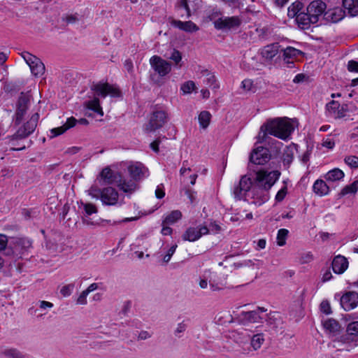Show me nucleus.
<instances>
[{
    "instance_id": "obj_1",
    "label": "nucleus",
    "mask_w": 358,
    "mask_h": 358,
    "mask_svg": "<svg viewBox=\"0 0 358 358\" xmlns=\"http://www.w3.org/2000/svg\"><path fill=\"white\" fill-rule=\"evenodd\" d=\"M278 171L260 170L255 173L253 178L243 176L232 189L236 200H243L256 207L261 206L269 200V189L279 179Z\"/></svg>"
},
{
    "instance_id": "obj_2",
    "label": "nucleus",
    "mask_w": 358,
    "mask_h": 358,
    "mask_svg": "<svg viewBox=\"0 0 358 358\" xmlns=\"http://www.w3.org/2000/svg\"><path fill=\"white\" fill-rule=\"evenodd\" d=\"M293 123L287 118H275L268 120L261 128L258 135V142L262 143L266 140L267 134L285 140L294 131Z\"/></svg>"
},
{
    "instance_id": "obj_3",
    "label": "nucleus",
    "mask_w": 358,
    "mask_h": 358,
    "mask_svg": "<svg viewBox=\"0 0 358 358\" xmlns=\"http://www.w3.org/2000/svg\"><path fill=\"white\" fill-rule=\"evenodd\" d=\"M87 192L92 199H99L103 206L120 207L124 203V196L112 187L100 189L96 185H93Z\"/></svg>"
},
{
    "instance_id": "obj_4",
    "label": "nucleus",
    "mask_w": 358,
    "mask_h": 358,
    "mask_svg": "<svg viewBox=\"0 0 358 358\" xmlns=\"http://www.w3.org/2000/svg\"><path fill=\"white\" fill-rule=\"evenodd\" d=\"M330 345L341 351H350L358 345V322L348 324L346 334L336 336Z\"/></svg>"
},
{
    "instance_id": "obj_5",
    "label": "nucleus",
    "mask_w": 358,
    "mask_h": 358,
    "mask_svg": "<svg viewBox=\"0 0 358 358\" xmlns=\"http://www.w3.org/2000/svg\"><path fill=\"white\" fill-rule=\"evenodd\" d=\"M91 90L96 95L103 98L107 96L114 98L120 97L122 96V93L117 87L107 83L99 82L93 83L91 86Z\"/></svg>"
},
{
    "instance_id": "obj_6",
    "label": "nucleus",
    "mask_w": 358,
    "mask_h": 358,
    "mask_svg": "<svg viewBox=\"0 0 358 358\" xmlns=\"http://www.w3.org/2000/svg\"><path fill=\"white\" fill-rule=\"evenodd\" d=\"M38 119L39 115L37 113L32 114L31 116L17 129L15 136L20 137V138H26L29 136L36 129Z\"/></svg>"
},
{
    "instance_id": "obj_7",
    "label": "nucleus",
    "mask_w": 358,
    "mask_h": 358,
    "mask_svg": "<svg viewBox=\"0 0 358 358\" xmlns=\"http://www.w3.org/2000/svg\"><path fill=\"white\" fill-rule=\"evenodd\" d=\"M22 57L29 65L32 74L35 76H40L44 73L45 66L39 58L28 52H22Z\"/></svg>"
},
{
    "instance_id": "obj_8",
    "label": "nucleus",
    "mask_w": 358,
    "mask_h": 358,
    "mask_svg": "<svg viewBox=\"0 0 358 358\" xmlns=\"http://www.w3.org/2000/svg\"><path fill=\"white\" fill-rule=\"evenodd\" d=\"M166 119L167 115L164 111L158 110L154 112L149 122L144 127L145 131L147 132L156 131L165 124Z\"/></svg>"
},
{
    "instance_id": "obj_9",
    "label": "nucleus",
    "mask_w": 358,
    "mask_h": 358,
    "mask_svg": "<svg viewBox=\"0 0 358 358\" xmlns=\"http://www.w3.org/2000/svg\"><path fill=\"white\" fill-rule=\"evenodd\" d=\"M150 64L161 77L166 76L171 71V64L157 55H154L150 59Z\"/></svg>"
},
{
    "instance_id": "obj_10",
    "label": "nucleus",
    "mask_w": 358,
    "mask_h": 358,
    "mask_svg": "<svg viewBox=\"0 0 358 358\" xmlns=\"http://www.w3.org/2000/svg\"><path fill=\"white\" fill-rule=\"evenodd\" d=\"M327 8L326 3L320 0L313 1L306 8L308 15L312 17V20L316 23L321 17H323Z\"/></svg>"
},
{
    "instance_id": "obj_11",
    "label": "nucleus",
    "mask_w": 358,
    "mask_h": 358,
    "mask_svg": "<svg viewBox=\"0 0 358 358\" xmlns=\"http://www.w3.org/2000/svg\"><path fill=\"white\" fill-rule=\"evenodd\" d=\"M271 157L269 151L264 147H257L254 149L250 156V162L255 164H264L269 161Z\"/></svg>"
},
{
    "instance_id": "obj_12",
    "label": "nucleus",
    "mask_w": 358,
    "mask_h": 358,
    "mask_svg": "<svg viewBox=\"0 0 358 358\" xmlns=\"http://www.w3.org/2000/svg\"><path fill=\"white\" fill-rule=\"evenodd\" d=\"M208 234V230L206 225H199L196 227H189L183 234L182 239L184 241L193 242L199 240L203 235H206Z\"/></svg>"
},
{
    "instance_id": "obj_13",
    "label": "nucleus",
    "mask_w": 358,
    "mask_h": 358,
    "mask_svg": "<svg viewBox=\"0 0 358 358\" xmlns=\"http://www.w3.org/2000/svg\"><path fill=\"white\" fill-rule=\"evenodd\" d=\"M241 24V20L236 16L220 17L214 22V26L217 29L237 28Z\"/></svg>"
},
{
    "instance_id": "obj_14",
    "label": "nucleus",
    "mask_w": 358,
    "mask_h": 358,
    "mask_svg": "<svg viewBox=\"0 0 358 358\" xmlns=\"http://www.w3.org/2000/svg\"><path fill=\"white\" fill-rule=\"evenodd\" d=\"M266 311L264 308H258L257 310L248 312H241L239 315V319L243 323H257L262 322L264 317L260 315Z\"/></svg>"
},
{
    "instance_id": "obj_15",
    "label": "nucleus",
    "mask_w": 358,
    "mask_h": 358,
    "mask_svg": "<svg viewBox=\"0 0 358 358\" xmlns=\"http://www.w3.org/2000/svg\"><path fill=\"white\" fill-rule=\"evenodd\" d=\"M120 173L113 171L109 167H105L97 176V180L103 181L105 184L115 185L120 180Z\"/></svg>"
},
{
    "instance_id": "obj_16",
    "label": "nucleus",
    "mask_w": 358,
    "mask_h": 358,
    "mask_svg": "<svg viewBox=\"0 0 358 358\" xmlns=\"http://www.w3.org/2000/svg\"><path fill=\"white\" fill-rule=\"evenodd\" d=\"M341 305L345 311L355 308L358 305V294L355 292H347L341 298Z\"/></svg>"
},
{
    "instance_id": "obj_17",
    "label": "nucleus",
    "mask_w": 358,
    "mask_h": 358,
    "mask_svg": "<svg viewBox=\"0 0 358 358\" xmlns=\"http://www.w3.org/2000/svg\"><path fill=\"white\" fill-rule=\"evenodd\" d=\"M327 115L334 119H340L345 116L346 110L341 107L339 103L331 101L326 105Z\"/></svg>"
},
{
    "instance_id": "obj_18",
    "label": "nucleus",
    "mask_w": 358,
    "mask_h": 358,
    "mask_svg": "<svg viewBox=\"0 0 358 358\" xmlns=\"http://www.w3.org/2000/svg\"><path fill=\"white\" fill-rule=\"evenodd\" d=\"M345 15L344 11L339 7L325 10L323 20L327 23H336L341 20Z\"/></svg>"
},
{
    "instance_id": "obj_19",
    "label": "nucleus",
    "mask_w": 358,
    "mask_h": 358,
    "mask_svg": "<svg viewBox=\"0 0 358 358\" xmlns=\"http://www.w3.org/2000/svg\"><path fill=\"white\" fill-rule=\"evenodd\" d=\"M279 47L278 43L269 44L262 48L259 50V53L262 59L266 62H270L278 54Z\"/></svg>"
},
{
    "instance_id": "obj_20",
    "label": "nucleus",
    "mask_w": 358,
    "mask_h": 358,
    "mask_svg": "<svg viewBox=\"0 0 358 358\" xmlns=\"http://www.w3.org/2000/svg\"><path fill=\"white\" fill-rule=\"evenodd\" d=\"M76 122L77 120L73 117L67 118L66 122L62 126L53 128L50 130V138H54L64 134L68 129L73 127L76 125Z\"/></svg>"
},
{
    "instance_id": "obj_21",
    "label": "nucleus",
    "mask_w": 358,
    "mask_h": 358,
    "mask_svg": "<svg viewBox=\"0 0 358 358\" xmlns=\"http://www.w3.org/2000/svg\"><path fill=\"white\" fill-rule=\"evenodd\" d=\"M128 171L131 177L137 180L145 176L147 169L141 163L136 162L128 166Z\"/></svg>"
},
{
    "instance_id": "obj_22",
    "label": "nucleus",
    "mask_w": 358,
    "mask_h": 358,
    "mask_svg": "<svg viewBox=\"0 0 358 358\" xmlns=\"http://www.w3.org/2000/svg\"><path fill=\"white\" fill-rule=\"evenodd\" d=\"M226 285L225 280L221 278L217 273L209 271V286L213 292L220 291Z\"/></svg>"
},
{
    "instance_id": "obj_23",
    "label": "nucleus",
    "mask_w": 358,
    "mask_h": 358,
    "mask_svg": "<svg viewBox=\"0 0 358 358\" xmlns=\"http://www.w3.org/2000/svg\"><path fill=\"white\" fill-rule=\"evenodd\" d=\"M348 267V262L347 259L341 255H338L334 257L332 262V269L334 273L341 274Z\"/></svg>"
},
{
    "instance_id": "obj_24",
    "label": "nucleus",
    "mask_w": 358,
    "mask_h": 358,
    "mask_svg": "<svg viewBox=\"0 0 358 358\" xmlns=\"http://www.w3.org/2000/svg\"><path fill=\"white\" fill-rule=\"evenodd\" d=\"M229 337L239 345H244L248 342L250 335L244 329H236L229 332Z\"/></svg>"
},
{
    "instance_id": "obj_25",
    "label": "nucleus",
    "mask_w": 358,
    "mask_h": 358,
    "mask_svg": "<svg viewBox=\"0 0 358 358\" xmlns=\"http://www.w3.org/2000/svg\"><path fill=\"white\" fill-rule=\"evenodd\" d=\"M28 100L25 98H21L19 100L18 107L15 113V124H20L24 122L26 118V113L28 108Z\"/></svg>"
},
{
    "instance_id": "obj_26",
    "label": "nucleus",
    "mask_w": 358,
    "mask_h": 358,
    "mask_svg": "<svg viewBox=\"0 0 358 358\" xmlns=\"http://www.w3.org/2000/svg\"><path fill=\"white\" fill-rule=\"evenodd\" d=\"M296 22L299 27L301 29H308L312 24H315V22L312 20V17L308 15V12H301L296 18Z\"/></svg>"
},
{
    "instance_id": "obj_27",
    "label": "nucleus",
    "mask_w": 358,
    "mask_h": 358,
    "mask_svg": "<svg viewBox=\"0 0 358 358\" xmlns=\"http://www.w3.org/2000/svg\"><path fill=\"white\" fill-rule=\"evenodd\" d=\"M171 25L187 32H194L199 30V27L192 21L182 22L180 20H173L171 22Z\"/></svg>"
},
{
    "instance_id": "obj_28",
    "label": "nucleus",
    "mask_w": 358,
    "mask_h": 358,
    "mask_svg": "<svg viewBox=\"0 0 358 358\" xmlns=\"http://www.w3.org/2000/svg\"><path fill=\"white\" fill-rule=\"evenodd\" d=\"M303 55V52L293 47H287L283 50V58L287 63H293L294 60Z\"/></svg>"
},
{
    "instance_id": "obj_29",
    "label": "nucleus",
    "mask_w": 358,
    "mask_h": 358,
    "mask_svg": "<svg viewBox=\"0 0 358 358\" xmlns=\"http://www.w3.org/2000/svg\"><path fill=\"white\" fill-rule=\"evenodd\" d=\"M313 190L315 194L322 196L329 194V187L323 180L318 179L314 182Z\"/></svg>"
},
{
    "instance_id": "obj_30",
    "label": "nucleus",
    "mask_w": 358,
    "mask_h": 358,
    "mask_svg": "<svg viewBox=\"0 0 358 358\" xmlns=\"http://www.w3.org/2000/svg\"><path fill=\"white\" fill-rule=\"evenodd\" d=\"M116 185L120 188V189L126 193L132 192L137 187V185L134 181L131 180H126L122 179V176H120V180H118Z\"/></svg>"
},
{
    "instance_id": "obj_31",
    "label": "nucleus",
    "mask_w": 358,
    "mask_h": 358,
    "mask_svg": "<svg viewBox=\"0 0 358 358\" xmlns=\"http://www.w3.org/2000/svg\"><path fill=\"white\" fill-rule=\"evenodd\" d=\"M345 176L344 172L340 169L335 168L328 171L324 178L328 182H334L342 180Z\"/></svg>"
},
{
    "instance_id": "obj_32",
    "label": "nucleus",
    "mask_w": 358,
    "mask_h": 358,
    "mask_svg": "<svg viewBox=\"0 0 358 358\" xmlns=\"http://www.w3.org/2000/svg\"><path fill=\"white\" fill-rule=\"evenodd\" d=\"M343 6L351 16L358 15V0H343Z\"/></svg>"
},
{
    "instance_id": "obj_33",
    "label": "nucleus",
    "mask_w": 358,
    "mask_h": 358,
    "mask_svg": "<svg viewBox=\"0 0 358 358\" xmlns=\"http://www.w3.org/2000/svg\"><path fill=\"white\" fill-rule=\"evenodd\" d=\"M324 329L329 333L335 334L339 331L341 326L334 319L329 318L323 322Z\"/></svg>"
},
{
    "instance_id": "obj_34",
    "label": "nucleus",
    "mask_w": 358,
    "mask_h": 358,
    "mask_svg": "<svg viewBox=\"0 0 358 358\" xmlns=\"http://www.w3.org/2000/svg\"><path fill=\"white\" fill-rule=\"evenodd\" d=\"M250 346L253 350L256 351L261 348L264 342V336L263 334H257L250 336Z\"/></svg>"
},
{
    "instance_id": "obj_35",
    "label": "nucleus",
    "mask_w": 358,
    "mask_h": 358,
    "mask_svg": "<svg viewBox=\"0 0 358 358\" xmlns=\"http://www.w3.org/2000/svg\"><path fill=\"white\" fill-rule=\"evenodd\" d=\"M303 5L300 1L294 2L287 10V15L289 17L296 18L297 15L301 13Z\"/></svg>"
},
{
    "instance_id": "obj_36",
    "label": "nucleus",
    "mask_w": 358,
    "mask_h": 358,
    "mask_svg": "<svg viewBox=\"0 0 358 358\" xmlns=\"http://www.w3.org/2000/svg\"><path fill=\"white\" fill-rule=\"evenodd\" d=\"M182 217V213L180 210H173L170 213L167 214L162 222H164V224H173L175 222H176L178 220H179Z\"/></svg>"
},
{
    "instance_id": "obj_37",
    "label": "nucleus",
    "mask_w": 358,
    "mask_h": 358,
    "mask_svg": "<svg viewBox=\"0 0 358 358\" xmlns=\"http://www.w3.org/2000/svg\"><path fill=\"white\" fill-rule=\"evenodd\" d=\"M24 138L15 136V134L10 138L9 144L10 149L13 150H22L25 149L26 146L22 143V141Z\"/></svg>"
},
{
    "instance_id": "obj_38",
    "label": "nucleus",
    "mask_w": 358,
    "mask_h": 358,
    "mask_svg": "<svg viewBox=\"0 0 358 358\" xmlns=\"http://www.w3.org/2000/svg\"><path fill=\"white\" fill-rule=\"evenodd\" d=\"M198 118L200 127L206 129L210 124L211 115L208 111L203 110L199 113Z\"/></svg>"
},
{
    "instance_id": "obj_39",
    "label": "nucleus",
    "mask_w": 358,
    "mask_h": 358,
    "mask_svg": "<svg viewBox=\"0 0 358 358\" xmlns=\"http://www.w3.org/2000/svg\"><path fill=\"white\" fill-rule=\"evenodd\" d=\"M87 107L101 116L103 115V112L100 106L99 100L97 98H94V99L89 101L87 103Z\"/></svg>"
},
{
    "instance_id": "obj_40",
    "label": "nucleus",
    "mask_w": 358,
    "mask_h": 358,
    "mask_svg": "<svg viewBox=\"0 0 358 358\" xmlns=\"http://www.w3.org/2000/svg\"><path fill=\"white\" fill-rule=\"evenodd\" d=\"M358 190V180H355L350 185H346L343 188L340 194L341 196H345L347 194H354Z\"/></svg>"
},
{
    "instance_id": "obj_41",
    "label": "nucleus",
    "mask_w": 358,
    "mask_h": 358,
    "mask_svg": "<svg viewBox=\"0 0 358 358\" xmlns=\"http://www.w3.org/2000/svg\"><path fill=\"white\" fill-rule=\"evenodd\" d=\"M289 234V231L286 229H280L277 234V244L279 246H283L286 243V240Z\"/></svg>"
},
{
    "instance_id": "obj_42",
    "label": "nucleus",
    "mask_w": 358,
    "mask_h": 358,
    "mask_svg": "<svg viewBox=\"0 0 358 358\" xmlns=\"http://www.w3.org/2000/svg\"><path fill=\"white\" fill-rule=\"evenodd\" d=\"M196 89L194 82L189 80L182 83L180 86V90L183 94H189Z\"/></svg>"
},
{
    "instance_id": "obj_43",
    "label": "nucleus",
    "mask_w": 358,
    "mask_h": 358,
    "mask_svg": "<svg viewBox=\"0 0 358 358\" xmlns=\"http://www.w3.org/2000/svg\"><path fill=\"white\" fill-rule=\"evenodd\" d=\"M4 358H23V355L16 349H6L2 352Z\"/></svg>"
},
{
    "instance_id": "obj_44",
    "label": "nucleus",
    "mask_w": 358,
    "mask_h": 358,
    "mask_svg": "<svg viewBox=\"0 0 358 358\" xmlns=\"http://www.w3.org/2000/svg\"><path fill=\"white\" fill-rule=\"evenodd\" d=\"M31 241L27 238H18L16 241V248H20L22 250H27L31 247Z\"/></svg>"
},
{
    "instance_id": "obj_45",
    "label": "nucleus",
    "mask_w": 358,
    "mask_h": 358,
    "mask_svg": "<svg viewBox=\"0 0 358 358\" xmlns=\"http://www.w3.org/2000/svg\"><path fill=\"white\" fill-rule=\"evenodd\" d=\"M198 283L201 289H206L209 284V270L205 271L199 278Z\"/></svg>"
},
{
    "instance_id": "obj_46",
    "label": "nucleus",
    "mask_w": 358,
    "mask_h": 358,
    "mask_svg": "<svg viewBox=\"0 0 358 358\" xmlns=\"http://www.w3.org/2000/svg\"><path fill=\"white\" fill-rule=\"evenodd\" d=\"M38 308L43 311V313L41 314V316L43 315H45L48 311L52 308L54 305L52 303L47 301H39L38 302Z\"/></svg>"
},
{
    "instance_id": "obj_47",
    "label": "nucleus",
    "mask_w": 358,
    "mask_h": 358,
    "mask_svg": "<svg viewBox=\"0 0 358 358\" xmlns=\"http://www.w3.org/2000/svg\"><path fill=\"white\" fill-rule=\"evenodd\" d=\"M86 215H91L97 213L96 206L91 203H82Z\"/></svg>"
},
{
    "instance_id": "obj_48",
    "label": "nucleus",
    "mask_w": 358,
    "mask_h": 358,
    "mask_svg": "<svg viewBox=\"0 0 358 358\" xmlns=\"http://www.w3.org/2000/svg\"><path fill=\"white\" fill-rule=\"evenodd\" d=\"M345 163L348 165L350 167L353 169L358 168V157L350 155L345 157L344 159Z\"/></svg>"
},
{
    "instance_id": "obj_49",
    "label": "nucleus",
    "mask_w": 358,
    "mask_h": 358,
    "mask_svg": "<svg viewBox=\"0 0 358 358\" xmlns=\"http://www.w3.org/2000/svg\"><path fill=\"white\" fill-rule=\"evenodd\" d=\"M74 287H75V285L73 283L66 285L61 288L60 294L63 296L67 297L72 294V292L74 289Z\"/></svg>"
},
{
    "instance_id": "obj_50",
    "label": "nucleus",
    "mask_w": 358,
    "mask_h": 358,
    "mask_svg": "<svg viewBox=\"0 0 358 358\" xmlns=\"http://www.w3.org/2000/svg\"><path fill=\"white\" fill-rule=\"evenodd\" d=\"M216 79L213 74L208 73L206 77L204 79V83L209 87L213 86L214 88L217 87V85L215 83Z\"/></svg>"
},
{
    "instance_id": "obj_51",
    "label": "nucleus",
    "mask_w": 358,
    "mask_h": 358,
    "mask_svg": "<svg viewBox=\"0 0 358 358\" xmlns=\"http://www.w3.org/2000/svg\"><path fill=\"white\" fill-rule=\"evenodd\" d=\"M207 228L208 230V234H217L222 230L221 227L216 222H210L208 226H207Z\"/></svg>"
},
{
    "instance_id": "obj_52",
    "label": "nucleus",
    "mask_w": 358,
    "mask_h": 358,
    "mask_svg": "<svg viewBox=\"0 0 358 358\" xmlns=\"http://www.w3.org/2000/svg\"><path fill=\"white\" fill-rule=\"evenodd\" d=\"M287 193V188L286 185H284L276 194L275 199L278 202L282 201L285 197Z\"/></svg>"
},
{
    "instance_id": "obj_53",
    "label": "nucleus",
    "mask_w": 358,
    "mask_h": 358,
    "mask_svg": "<svg viewBox=\"0 0 358 358\" xmlns=\"http://www.w3.org/2000/svg\"><path fill=\"white\" fill-rule=\"evenodd\" d=\"M177 247L178 245L175 244L168 250L166 254L163 257V260L165 263H168L171 260V257L175 253Z\"/></svg>"
},
{
    "instance_id": "obj_54",
    "label": "nucleus",
    "mask_w": 358,
    "mask_h": 358,
    "mask_svg": "<svg viewBox=\"0 0 358 358\" xmlns=\"http://www.w3.org/2000/svg\"><path fill=\"white\" fill-rule=\"evenodd\" d=\"M88 294H89L85 290H83L78 297L76 303L79 305H86L87 303V297Z\"/></svg>"
},
{
    "instance_id": "obj_55",
    "label": "nucleus",
    "mask_w": 358,
    "mask_h": 358,
    "mask_svg": "<svg viewBox=\"0 0 358 358\" xmlns=\"http://www.w3.org/2000/svg\"><path fill=\"white\" fill-rule=\"evenodd\" d=\"M186 329L187 324L185 323V322H180L177 324L174 334L176 336L180 337V334L183 333L186 330Z\"/></svg>"
},
{
    "instance_id": "obj_56",
    "label": "nucleus",
    "mask_w": 358,
    "mask_h": 358,
    "mask_svg": "<svg viewBox=\"0 0 358 358\" xmlns=\"http://www.w3.org/2000/svg\"><path fill=\"white\" fill-rule=\"evenodd\" d=\"M169 59L178 64L182 59L181 53L178 50H173Z\"/></svg>"
},
{
    "instance_id": "obj_57",
    "label": "nucleus",
    "mask_w": 358,
    "mask_h": 358,
    "mask_svg": "<svg viewBox=\"0 0 358 358\" xmlns=\"http://www.w3.org/2000/svg\"><path fill=\"white\" fill-rule=\"evenodd\" d=\"M185 194L189 198L190 203H194L196 201V192L191 189H187Z\"/></svg>"
},
{
    "instance_id": "obj_58",
    "label": "nucleus",
    "mask_w": 358,
    "mask_h": 358,
    "mask_svg": "<svg viewBox=\"0 0 358 358\" xmlns=\"http://www.w3.org/2000/svg\"><path fill=\"white\" fill-rule=\"evenodd\" d=\"M321 311L324 313L329 315L331 313V306L327 301H323L320 304Z\"/></svg>"
},
{
    "instance_id": "obj_59",
    "label": "nucleus",
    "mask_w": 358,
    "mask_h": 358,
    "mask_svg": "<svg viewBox=\"0 0 358 358\" xmlns=\"http://www.w3.org/2000/svg\"><path fill=\"white\" fill-rule=\"evenodd\" d=\"M313 259V255L311 254V252H308L303 253L301 255L300 262L302 264H306V263H308V262H311Z\"/></svg>"
},
{
    "instance_id": "obj_60",
    "label": "nucleus",
    "mask_w": 358,
    "mask_h": 358,
    "mask_svg": "<svg viewBox=\"0 0 358 358\" xmlns=\"http://www.w3.org/2000/svg\"><path fill=\"white\" fill-rule=\"evenodd\" d=\"M242 87L246 91H250L253 87V82L250 79H245L241 83Z\"/></svg>"
},
{
    "instance_id": "obj_61",
    "label": "nucleus",
    "mask_w": 358,
    "mask_h": 358,
    "mask_svg": "<svg viewBox=\"0 0 358 358\" xmlns=\"http://www.w3.org/2000/svg\"><path fill=\"white\" fill-rule=\"evenodd\" d=\"M152 336V334L150 331H141L138 333L137 338H138V340L144 341V340H147V339L151 338Z\"/></svg>"
},
{
    "instance_id": "obj_62",
    "label": "nucleus",
    "mask_w": 358,
    "mask_h": 358,
    "mask_svg": "<svg viewBox=\"0 0 358 358\" xmlns=\"http://www.w3.org/2000/svg\"><path fill=\"white\" fill-rule=\"evenodd\" d=\"M348 69L351 72L358 73V62L354 60H350L348 64Z\"/></svg>"
},
{
    "instance_id": "obj_63",
    "label": "nucleus",
    "mask_w": 358,
    "mask_h": 358,
    "mask_svg": "<svg viewBox=\"0 0 358 358\" xmlns=\"http://www.w3.org/2000/svg\"><path fill=\"white\" fill-rule=\"evenodd\" d=\"M155 195L157 199H162L164 196L165 192L164 190L163 185H160L157 187L155 190Z\"/></svg>"
},
{
    "instance_id": "obj_64",
    "label": "nucleus",
    "mask_w": 358,
    "mask_h": 358,
    "mask_svg": "<svg viewBox=\"0 0 358 358\" xmlns=\"http://www.w3.org/2000/svg\"><path fill=\"white\" fill-rule=\"evenodd\" d=\"M322 145L328 149H332L335 145V143L331 138H327L323 140Z\"/></svg>"
}]
</instances>
